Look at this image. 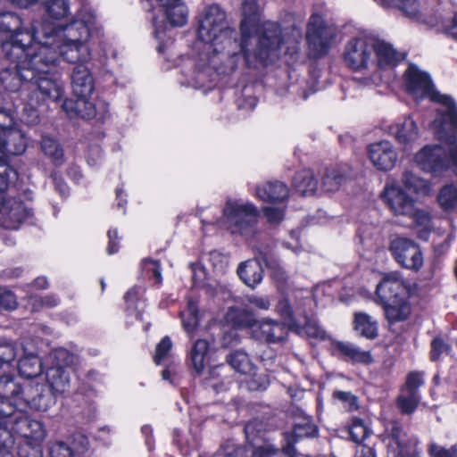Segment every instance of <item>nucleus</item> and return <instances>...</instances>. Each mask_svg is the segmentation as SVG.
Masks as SVG:
<instances>
[{
	"mask_svg": "<svg viewBox=\"0 0 457 457\" xmlns=\"http://www.w3.org/2000/svg\"><path fill=\"white\" fill-rule=\"evenodd\" d=\"M16 172L10 167L0 165V227L18 229L30 216V209L14 199H5L4 190L8 187L9 177Z\"/></svg>",
	"mask_w": 457,
	"mask_h": 457,
	"instance_id": "9d476101",
	"label": "nucleus"
},
{
	"mask_svg": "<svg viewBox=\"0 0 457 457\" xmlns=\"http://www.w3.org/2000/svg\"><path fill=\"white\" fill-rule=\"evenodd\" d=\"M208 261L216 273H223L228 267L227 256L217 251L209 253Z\"/></svg>",
	"mask_w": 457,
	"mask_h": 457,
	"instance_id": "bf43d9fd",
	"label": "nucleus"
},
{
	"mask_svg": "<svg viewBox=\"0 0 457 457\" xmlns=\"http://www.w3.org/2000/svg\"><path fill=\"white\" fill-rule=\"evenodd\" d=\"M47 387L57 395H62L69 391L71 378L69 372L62 367H50L46 372Z\"/></svg>",
	"mask_w": 457,
	"mask_h": 457,
	"instance_id": "2f4dec72",
	"label": "nucleus"
},
{
	"mask_svg": "<svg viewBox=\"0 0 457 457\" xmlns=\"http://www.w3.org/2000/svg\"><path fill=\"white\" fill-rule=\"evenodd\" d=\"M89 62H73L71 74V85L75 96H91L95 90V81L90 69Z\"/></svg>",
	"mask_w": 457,
	"mask_h": 457,
	"instance_id": "bb28decb",
	"label": "nucleus"
},
{
	"mask_svg": "<svg viewBox=\"0 0 457 457\" xmlns=\"http://www.w3.org/2000/svg\"><path fill=\"white\" fill-rule=\"evenodd\" d=\"M406 434L397 423H393L383 436L387 449L386 457H420L416 452H411L406 443Z\"/></svg>",
	"mask_w": 457,
	"mask_h": 457,
	"instance_id": "b1692460",
	"label": "nucleus"
},
{
	"mask_svg": "<svg viewBox=\"0 0 457 457\" xmlns=\"http://www.w3.org/2000/svg\"><path fill=\"white\" fill-rule=\"evenodd\" d=\"M255 195L264 202H283L287 199L289 189L280 181L267 182L256 187Z\"/></svg>",
	"mask_w": 457,
	"mask_h": 457,
	"instance_id": "7c9ffc66",
	"label": "nucleus"
},
{
	"mask_svg": "<svg viewBox=\"0 0 457 457\" xmlns=\"http://www.w3.org/2000/svg\"><path fill=\"white\" fill-rule=\"evenodd\" d=\"M316 434V427L309 420L296 423L291 433H284L285 444L281 450L269 442H264L262 445L255 447L254 457H297L296 450L294 447L297 439L305 436H314Z\"/></svg>",
	"mask_w": 457,
	"mask_h": 457,
	"instance_id": "9b49d317",
	"label": "nucleus"
},
{
	"mask_svg": "<svg viewBox=\"0 0 457 457\" xmlns=\"http://www.w3.org/2000/svg\"><path fill=\"white\" fill-rule=\"evenodd\" d=\"M297 328H302L303 331L309 337L318 340H325L328 338L327 332L319 325V323L311 320L305 313V318H302V324Z\"/></svg>",
	"mask_w": 457,
	"mask_h": 457,
	"instance_id": "3c124183",
	"label": "nucleus"
},
{
	"mask_svg": "<svg viewBox=\"0 0 457 457\" xmlns=\"http://www.w3.org/2000/svg\"><path fill=\"white\" fill-rule=\"evenodd\" d=\"M180 317L185 330L191 334L196 328L199 322L197 305L195 301L191 299L187 301V308L180 312Z\"/></svg>",
	"mask_w": 457,
	"mask_h": 457,
	"instance_id": "49530a36",
	"label": "nucleus"
},
{
	"mask_svg": "<svg viewBox=\"0 0 457 457\" xmlns=\"http://www.w3.org/2000/svg\"><path fill=\"white\" fill-rule=\"evenodd\" d=\"M388 133L403 145L404 150L411 147L420 137V129L411 116H406L389 126Z\"/></svg>",
	"mask_w": 457,
	"mask_h": 457,
	"instance_id": "cd10ccee",
	"label": "nucleus"
},
{
	"mask_svg": "<svg viewBox=\"0 0 457 457\" xmlns=\"http://www.w3.org/2000/svg\"><path fill=\"white\" fill-rule=\"evenodd\" d=\"M53 367L63 369L73 366L78 361V356L64 348H56L51 353Z\"/></svg>",
	"mask_w": 457,
	"mask_h": 457,
	"instance_id": "8fccbe9b",
	"label": "nucleus"
},
{
	"mask_svg": "<svg viewBox=\"0 0 457 457\" xmlns=\"http://www.w3.org/2000/svg\"><path fill=\"white\" fill-rule=\"evenodd\" d=\"M209 350L207 341L200 339L196 340L190 351V360L193 368L197 373H200L204 367V359Z\"/></svg>",
	"mask_w": 457,
	"mask_h": 457,
	"instance_id": "a18cd8bd",
	"label": "nucleus"
},
{
	"mask_svg": "<svg viewBox=\"0 0 457 457\" xmlns=\"http://www.w3.org/2000/svg\"><path fill=\"white\" fill-rule=\"evenodd\" d=\"M24 398L15 402L17 409L26 411L28 407L37 411H46L55 404L57 394H54L46 386L31 381L24 387Z\"/></svg>",
	"mask_w": 457,
	"mask_h": 457,
	"instance_id": "2eb2a0df",
	"label": "nucleus"
},
{
	"mask_svg": "<svg viewBox=\"0 0 457 457\" xmlns=\"http://www.w3.org/2000/svg\"><path fill=\"white\" fill-rule=\"evenodd\" d=\"M368 154L373 166L380 171L393 170L398 161V153L393 144L382 140L370 144L368 146Z\"/></svg>",
	"mask_w": 457,
	"mask_h": 457,
	"instance_id": "5701e85b",
	"label": "nucleus"
},
{
	"mask_svg": "<svg viewBox=\"0 0 457 457\" xmlns=\"http://www.w3.org/2000/svg\"><path fill=\"white\" fill-rule=\"evenodd\" d=\"M42 370V361L37 354L23 347V355L18 362L20 375L27 378H36L41 374Z\"/></svg>",
	"mask_w": 457,
	"mask_h": 457,
	"instance_id": "473e14b6",
	"label": "nucleus"
},
{
	"mask_svg": "<svg viewBox=\"0 0 457 457\" xmlns=\"http://www.w3.org/2000/svg\"><path fill=\"white\" fill-rule=\"evenodd\" d=\"M333 345L341 357L347 361L365 365L372 362V357L369 351H364L350 342L335 341Z\"/></svg>",
	"mask_w": 457,
	"mask_h": 457,
	"instance_id": "c85d7f7f",
	"label": "nucleus"
},
{
	"mask_svg": "<svg viewBox=\"0 0 457 457\" xmlns=\"http://www.w3.org/2000/svg\"><path fill=\"white\" fill-rule=\"evenodd\" d=\"M395 261L403 268L419 270L423 265L422 253L413 241L397 237L394 239L389 247Z\"/></svg>",
	"mask_w": 457,
	"mask_h": 457,
	"instance_id": "f3484780",
	"label": "nucleus"
},
{
	"mask_svg": "<svg viewBox=\"0 0 457 457\" xmlns=\"http://www.w3.org/2000/svg\"><path fill=\"white\" fill-rule=\"evenodd\" d=\"M88 447V439L83 435H76L65 440H51L48 443V453L50 457H81Z\"/></svg>",
	"mask_w": 457,
	"mask_h": 457,
	"instance_id": "4be33fe9",
	"label": "nucleus"
},
{
	"mask_svg": "<svg viewBox=\"0 0 457 457\" xmlns=\"http://www.w3.org/2000/svg\"><path fill=\"white\" fill-rule=\"evenodd\" d=\"M401 184L411 194H415L417 196H426L432 192L431 183L411 170H404L403 172Z\"/></svg>",
	"mask_w": 457,
	"mask_h": 457,
	"instance_id": "72a5a7b5",
	"label": "nucleus"
},
{
	"mask_svg": "<svg viewBox=\"0 0 457 457\" xmlns=\"http://www.w3.org/2000/svg\"><path fill=\"white\" fill-rule=\"evenodd\" d=\"M13 121V104L4 98L0 102V130L12 128Z\"/></svg>",
	"mask_w": 457,
	"mask_h": 457,
	"instance_id": "6e6d98bb",
	"label": "nucleus"
},
{
	"mask_svg": "<svg viewBox=\"0 0 457 457\" xmlns=\"http://www.w3.org/2000/svg\"><path fill=\"white\" fill-rule=\"evenodd\" d=\"M402 10L410 19L418 22L425 23L429 26H435L436 24V19L427 13L426 8H424L418 0H403Z\"/></svg>",
	"mask_w": 457,
	"mask_h": 457,
	"instance_id": "e433bc0d",
	"label": "nucleus"
},
{
	"mask_svg": "<svg viewBox=\"0 0 457 457\" xmlns=\"http://www.w3.org/2000/svg\"><path fill=\"white\" fill-rule=\"evenodd\" d=\"M287 297H281L277 305L276 312L284 320L289 327H299L302 318H305V306L312 303L311 298L303 297L295 299L294 304Z\"/></svg>",
	"mask_w": 457,
	"mask_h": 457,
	"instance_id": "393cba45",
	"label": "nucleus"
},
{
	"mask_svg": "<svg viewBox=\"0 0 457 457\" xmlns=\"http://www.w3.org/2000/svg\"><path fill=\"white\" fill-rule=\"evenodd\" d=\"M13 425L11 427V433L21 436V441H30L31 443H42L46 437V429L44 424L37 420L28 417L24 411L16 412L13 418Z\"/></svg>",
	"mask_w": 457,
	"mask_h": 457,
	"instance_id": "a211bd4d",
	"label": "nucleus"
},
{
	"mask_svg": "<svg viewBox=\"0 0 457 457\" xmlns=\"http://www.w3.org/2000/svg\"><path fill=\"white\" fill-rule=\"evenodd\" d=\"M404 86L416 101L428 98L437 104L434 125L438 137H453L457 132V104L453 97L438 92L430 76L414 64L404 72Z\"/></svg>",
	"mask_w": 457,
	"mask_h": 457,
	"instance_id": "20e7f679",
	"label": "nucleus"
},
{
	"mask_svg": "<svg viewBox=\"0 0 457 457\" xmlns=\"http://www.w3.org/2000/svg\"><path fill=\"white\" fill-rule=\"evenodd\" d=\"M59 303V298L55 295H47L41 297L38 295H31L29 298V304L31 305L32 311H39L44 307L52 308Z\"/></svg>",
	"mask_w": 457,
	"mask_h": 457,
	"instance_id": "4d7b16f0",
	"label": "nucleus"
},
{
	"mask_svg": "<svg viewBox=\"0 0 457 457\" xmlns=\"http://www.w3.org/2000/svg\"><path fill=\"white\" fill-rule=\"evenodd\" d=\"M345 181L346 177L340 170L328 169L322 177L321 186L325 191L334 193L338 191Z\"/></svg>",
	"mask_w": 457,
	"mask_h": 457,
	"instance_id": "c03bdc74",
	"label": "nucleus"
},
{
	"mask_svg": "<svg viewBox=\"0 0 457 457\" xmlns=\"http://www.w3.org/2000/svg\"><path fill=\"white\" fill-rule=\"evenodd\" d=\"M337 35L336 27L325 25L320 15H312L308 25L307 41L313 56L320 57L325 54L335 41Z\"/></svg>",
	"mask_w": 457,
	"mask_h": 457,
	"instance_id": "4468645a",
	"label": "nucleus"
},
{
	"mask_svg": "<svg viewBox=\"0 0 457 457\" xmlns=\"http://www.w3.org/2000/svg\"><path fill=\"white\" fill-rule=\"evenodd\" d=\"M246 301L253 307L262 311L269 310L271 305L270 299L266 295H250Z\"/></svg>",
	"mask_w": 457,
	"mask_h": 457,
	"instance_id": "774afa93",
	"label": "nucleus"
},
{
	"mask_svg": "<svg viewBox=\"0 0 457 457\" xmlns=\"http://www.w3.org/2000/svg\"><path fill=\"white\" fill-rule=\"evenodd\" d=\"M414 291V286L398 272H389L383 276L376 288L377 302L382 305L385 316L390 323L403 321L409 318L411 307L408 298Z\"/></svg>",
	"mask_w": 457,
	"mask_h": 457,
	"instance_id": "0eeeda50",
	"label": "nucleus"
},
{
	"mask_svg": "<svg viewBox=\"0 0 457 457\" xmlns=\"http://www.w3.org/2000/svg\"><path fill=\"white\" fill-rule=\"evenodd\" d=\"M375 65L372 66L374 72L369 79H364V84L378 85L382 80L381 73L378 69L395 66L401 60L400 54L393 46L382 40L376 38L375 44Z\"/></svg>",
	"mask_w": 457,
	"mask_h": 457,
	"instance_id": "6ab92c4d",
	"label": "nucleus"
},
{
	"mask_svg": "<svg viewBox=\"0 0 457 457\" xmlns=\"http://www.w3.org/2000/svg\"><path fill=\"white\" fill-rule=\"evenodd\" d=\"M237 274L247 287L254 288L263 278V269L260 260L251 259L241 262L237 268Z\"/></svg>",
	"mask_w": 457,
	"mask_h": 457,
	"instance_id": "c756f323",
	"label": "nucleus"
},
{
	"mask_svg": "<svg viewBox=\"0 0 457 457\" xmlns=\"http://www.w3.org/2000/svg\"><path fill=\"white\" fill-rule=\"evenodd\" d=\"M172 26L181 27L187 21V8L182 0H158Z\"/></svg>",
	"mask_w": 457,
	"mask_h": 457,
	"instance_id": "f704fd0d",
	"label": "nucleus"
},
{
	"mask_svg": "<svg viewBox=\"0 0 457 457\" xmlns=\"http://www.w3.org/2000/svg\"><path fill=\"white\" fill-rule=\"evenodd\" d=\"M28 145L26 134L21 129L12 127L0 130V165H5L8 155L22 154Z\"/></svg>",
	"mask_w": 457,
	"mask_h": 457,
	"instance_id": "aec40b11",
	"label": "nucleus"
},
{
	"mask_svg": "<svg viewBox=\"0 0 457 457\" xmlns=\"http://www.w3.org/2000/svg\"><path fill=\"white\" fill-rule=\"evenodd\" d=\"M354 329L362 337L370 339L378 337V322L365 312L354 314Z\"/></svg>",
	"mask_w": 457,
	"mask_h": 457,
	"instance_id": "ea45409f",
	"label": "nucleus"
},
{
	"mask_svg": "<svg viewBox=\"0 0 457 457\" xmlns=\"http://www.w3.org/2000/svg\"><path fill=\"white\" fill-rule=\"evenodd\" d=\"M349 434L352 440L360 445L369 436L370 429L361 419L353 418L349 427Z\"/></svg>",
	"mask_w": 457,
	"mask_h": 457,
	"instance_id": "864d4df0",
	"label": "nucleus"
},
{
	"mask_svg": "<svg viewBox=\"0 0 457 457\" xmlns=\"http://www.w3.org/2000/svg\"><path fill=\"white\" fill-rule=\"evenodd\" d=\"M24 389L11 377L0 375V400L10 403L24 398Z\"/></svg>",
	"mask_w": 457,
	"mask_h": 457,
	"instance_id": "c9c22d12",
	"label": "nucleus"
},
{
	"mask_svg": "<svg viewBox=\"0 0 457 457\" xmlns=\"http://www.w3.org/2000/svg\"><path fill=\"white\" fill-rule=\"evenodd\" d=\"M143 270L148 276H152L156 279L157 283L162 282V273L160 264L157 261L145 259L143 261Z\"/></svg>",
	"mask_w": 457,
	"mask_h": 457,
	"instance_id": "69168bd1",
	"label": "nucleus"
},
{
	"mask_svg": "<svg viewBox=\"0 0 457 457\" xmlns=\"http://www.w3.org/2000/svg\"><path fill=\"white\" fill-rule=\"evenodd\" d=\"M381 197L395 215H415L422 223L429 220V216L426 212L416 211L414 199L404 191L401 185L386 184L381 193Z\"/></svg>",
	"mask_w": 457,
	"mask_h": 457,
	"instance_id": "ddd939ff",
	"label": "nucleus"
},
{
	"mask_svg": "<svg viewBox=\"0 0 457 457\" xmlns=\"http://www.w3.org/2000/svg\"><path fill=\"white\" fill-rule=\"evenodd\" d=\"M172 346L171 340L169 337H164L162 341L157 345L154 355V361L160 364L162 361L167 356Z\"/></svg>",
	"mask_w": 457,
	"mask_h": 457,
	"instance_id": "0e129e2a",
	"label": "nucleus"
},
{
	"mask_svg": "<svg viewBox=\"0 0 457 457\" xmlns=\"http://www.w3.org/2000/svg\"><path fill=\"white\" fill-rule=\"evenodd\" d=\"M59 55L46 45L31 49L25 58L15 62L13 74L18 78L24 112L30 120L37 119V108L46 100L59 101L64 93L63 83L54 73L60 64Z\"/></svg>",
	"mask_w": 457,
	"mask_h": 457,
	"instance_id": "f03ea898",
	"label": "nucleus"
},
{
	"mask_svg": "<svg viewBox=\"0 0 457 457\" xmlns=\"http://www.w3.org/2000/svg\"><path fill=\"white\" fill-rule=\"evenodd\" d=\"M192 269V278L195 286L204 287L205 282L209 278L205 267L200 263H194L191 265Z\"/></svg>",
	"mask_w": 457,
	"mask_h": 457,
	"instance_id": "e2e57ef3",
	"label": "nucleus"
},
{
	"mask_svg": "<svg viewBox=\"0 0 457 457\" xmlns=\"http://www.w3.org/2000/svg\"><path fill=\"white\" fill-rule=\"evenodd\" d=\"M18 353L17 345L8 340L0 339V370L7 372Z\"/></svg>",
	"mask_w": 457,
	"mask_h": 457,
	"instance_id": "37998d69",
	"label": "nucleus"
},
{
	"mask_svg": "<svg viewBox=\"0 0 457 457\" xmlns=\"http://www.w3.org/2000/svg\"><path fill=\"white\" fill-rule=\"evenodd\" d=\"M334 397L343 402L345 404V407L350 411L356 410L358 407L357 398L350 392L337 391L334 393Z\"/></svg>",
	"mask_w": 457,
	"mask_h": 457,
	"instance_id": "338daca9",
	"label": "nucleus"
},
{
	"mask_svg": "<svg viewBox=\"0 0 457 457\" xmlns=\"http://www.w3.org/2000/svg\"><path fill=\"white\" fill-rule=\"evenodd\" d=\"M41 148L43 152L53 158L54 161L59 162L62 159L63 151L55 139L46 136L43 137Z\"/></svg>",
	"mask_w": 457,
	"mask_h": 457,
	"instance_id": "5fc2aeb1",
	"label": "nucleus"
},
{
	"mask_svg": "<svg viewBox=\"0 0 457 457\" xmlns=\"http://www.w3.org/2000/svg\"><path fill=\"white\" fill-rule=\"evenodd\" d=\"M423 384L424 379L421 372L413 371L409 373L397 398V406L403 413L410 414L415 411L420 401L419 388Z\"/></svg>",
	"mask_w": 457,
	"mask_h": 457,
	"instance_id": "412c9836",
	"label": "nucleus"
},
{
	"mask_svg": "<svg viewBox=\"0 0 457 457\" xmlns=\"http://www.w3.org/2000/svg\"><path fill=\"white\" fill-rule=\"evenodd\" d=\"M244 19L240 24L242 39L247 40L251 49V58L263 64L274 62L280 57L283 41L281 29L276 22H265L260 33L255 37L250 36V30L254 26L259 13V6L255 0H244L242 5Z\"/></svg>",
	"mask_w": 457,
	"mask_h": 457,
	"instance_id": "39448f33",
	"label": "nucleus"
},
{
	"mask_svg": "<svg viewBox=\"0 0 457 457\" xmlns=\"http://www.w3.org/2000/svg\"><path fill=\"white\" fill-rule=\"evenodd\" d=\"M93 10L84 6L78 18L64 26H54L45 21L41 27L39 46L46 45L68 62H89L91 52L88 46L90 38L89 24L95 20Z\"/></svg>",
	"mask_w": 457,
	"mask_h": 457,
	"instance_id": "7ed1b4c3",
	"label": "nucleus"
},
{
	"mask_svg": "<svg viewBox=\"0 0 457 457\" xmlns=\"http://www.w3.org/2000/svg\"><path fill=\"white\" fill-rule=\"evenodd\" d=\"M19 412L15 402L5 403L0 400V428L4 431H11V427L13 425V418Z\"/></svg>",
	"mask_w": 457,
	"mask_h": 457,
	"instance_id": "09e8293b",
	"label": "nucleus"
},
{
	"mask_svg": "<svg viewBox=\"0 0 457 457\" xmlns=\"http://www.w3.org/2000/svg\"><path fill=\"white\" fill-rule=\"evenodd\" d=\"M226 322L232 326L233 328H243L253 327L256 320L253 313L236 307L229 308L225 316Z\"/></svg>",
	"mask_w": 457,
	"mask_h": 457,
	"instance_id": "58836bf2",
	"label": "nucleus"
},
{
	"mask_svg": "<svg viewBox=\"0 0 457 457\" xmlns=\"http://www.w3.org/2000/svg\"><path fill=\"white\" fill-rule=\"evenodd\" d=\"M259 212L252 203L242 200H228L220 220H203L202 222L204 224L224 223L232 233L249 236L254 232Z\"/></svg>",
	"mask_w": 457,
	"mask_h": 457,
	"instance_id": "1a4fd4ad",
	"label": "nucleus"
},
{
	"mask_svg": "<svg viewBox=\"0 0 457 457\" xmlns=\"http://www.w3.org/2000/svg\"><path fill=\"white\" fill-rule=\"evenodd\" d=\"M42 443L21 441L17 445V456L15 457H44Z\"/></svg>",
	"mask_w": 457,
	"mask_h": 457,
	"instance_id": "603ef678",
	"label": "nucleus"
},
{
	"mask_svg": "<svg viewBox=\"0 0 457 457\" xmlns=\"http://www.w3.org/2000/svg\"><path fill=\"white\" fill-rule=\"evenodd\" d=\"M44 6L46 15L52 20H62L71 13L69 0H46Z\"/></svg>",
	"mask_w": 457,
	"mask_h": 457,
	"instance_id": "a19ab883",
	"label": "nucleus"
},
{
	"mask_svg": "<svg viewBox=\"0 0 457 457\" xmlns=\"http://www.w3.org/2000/svg\"><path fill=\"white\" fill-rule=\"evenodd\" d=\"M77 100L65 99L62 104V111L71 119L80 117L93 119L96 116L104 119L109 112L108 104L102 99L95 102L89 100L90 96H76Z\"/></svg>",
	"mask_w": 457,
	"mask_h": 457,
	"instance_id": "dca6fc26",
	"label": "nucleus"
},
{
	"mask_svg": "<svg viewBox=\"0 0 457 457\" xmlns=\"http://www.w3.org/2000/svg\"><path fill=\"white\" fill-rule=\"evenodd\" d=\"M227 361L235 370L242 374H251L254 370L248 354L240 350L229 353Z\"/></svg>",
	"mask_w": 457,
	"mask_h": 457,
	"instance_id": "79ce46f5",
	"label": "nucleus"
},
{
	"mask_svg": "<svg viewBox=\"0 0 457 457\" xmlns=\"http://www.w3.org/2000/svg\"><path fill=\"white\" fill-rule=\"evenodd\" d=\"M433 129L436 137L448 145V153L440 145H427L414 155V162L422 170L439 174L450 167L457 175V132L453 137H440L436 134L435 125Z\"/></svg>",
	"mask_w": 457,
	"mask_h": 457,
	"instance_id": "6e6552de",
	"label": "nucleus"
},
{
	"mask_svg": "<svg viewBox=\"0 0 457 457\" xmlns=\"http://www.w3.org/2000/svg\"><path fill=\"white\" fill-rule=\"evenodd\" d=\"M376 37L361 35L351 38L345 46L344 60L353 71L372 69L375 65Z\"/></svg>",
	"mask_w": 457,
	"mask_h": 457,
	"instance_id": "f8f14e48",
	"label": "nucleus"
},
{
	"mask_svg": "<svg viewBox=\"0 0 457 457\" xmlns=\"http://www.w3.org/2000/svg\"><path fill=\"white\" fill-rule=\"evenodd\" d=\"M198 37L200 53L196 59V79L192 83L194 87H204L211 70L233 71L240 53L244 54L247 62H252L247 40L237 41L236 32L228 27L226 13L218 4L204 10L199 19Z\"/></svg>",
	"mask_w": 457,
	"mask_h": 457,
	"instance_id": "f257e3e1",
	"label": "nucleus"
},
{
	"mask_svg": "<svg viewBox=\"0 0 457 457\" xmlns=\"http://www.w3.org/2000/svg\"><path fill=\"white\" fill-rule=\"evenodd\" d=\"M437 200L445 211L457 210V187L453 185L445 186L440 190Z\"/></svg>",
	"mask_w": 457,
	"mask_h": 457,
	"instance_id": "de8ad7c7",
	"label": "nucleus"
},
{
	"mask_svg": "<svg viewBox=\"0 0 457 457\" xmlns=\"http://www.w3.org/2000/svg\"><path fill=\"white\" fill-rule=\"evenodd\" d=\"M253 337L269 344L278 343L287 336V328L285 323L272 319L256 320L253 327Z\"/></svg>",
	"mask_w": 457,
	"mask_h": 457,
	"instance_id": "a878e982",
	"label": "nucleus"
},
{
	"mask_svg": "<svg viewBox=\"0 0 457 457\" xmlns=\"http://www.w3.org/2000/svg\"><path fill=\"white\" fill-rule=\"evenodd\" d=\"M13 444L10 432H3L0 435V457H15L12 450Z\"/></svg>",
	"mask_w": 457,
	"mask_h": 457,
	"instance_id": "680f3d73",
	"label": "nucleus"
},
{
	"mask_svg": "<svg viewBox=\"0 0 457 457\" xmlns=\"http://www.w3.org/2000/svg\"><path fill=\"white\" fill-rule=\"evenodd\" d=\"M293 187L303 195H312L318 188V182L311 170L298 171L293 179Z\"/></svg>",
	"mask_w": 457,
	"mask_h": 457,
	"instance_id": "4c0bfd02",
	"label": "nucleus"
},
{
	"mask_svg": "<svg viewBox=\"0 0 457 457\" xmlns=\"http://www.w3.org/2000/svg\"><path fill=\"white\" fill-rule=\"evenodd\" d=\"M430 457H457V446L445 448L436 443H430L428 447Z\"/></svg>",
	"mask_w": 457,
	"mask_h": 457,
	"instance_id": "052dcab7",
	"label": "nucleus"
},
{
	"mask_svg": "<svg viewBox=\"0 0 457 457\" xmlns=\"http://www.w3.org/2000/svg\"><path fill=\"white\" fill-rule=\"evenodd\" d=\"M42 22L35 21L29 29L23 27L22 20L13 12L0 14V34L5 37L2 49L10 64L26 57L31 49L39 46Z\"/></svg>",
	"mask_w": 457,
	"mask_h": 457,
	"instance_id": "423d86ee",
	"label": "nucleus"
},
{
	"mask_svg": "<svg viewBox=\"0 0 457 457\" xmlns=\"http://www.w3.org/2000/svg\"><path fill=\"white\" fill-rule=\"evenodd\" d=\"M249 375L250 378L246 383L250 390H265L268 387L270 380L265 373H257L253 370Z\"/></svg>",
	"mask_w": 457,
	"mask_h": 457,
	"instance_id": "13d9d810",
	"label": "nucleus"
}]
</instances>
